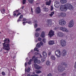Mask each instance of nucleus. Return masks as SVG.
<instances>
[{
    "mask_svg": "<svg viewBox=\"0 0 76 76\" xmlns=\"http://www.w3.org/2000/svg\"><path fill=\"white\" fill-rule=\"evenodd\" d=\"M4 43L2 44L3 47H2L3 49H4L5 50H6L7 51H9L10 50V46L9 45V42H10V40L9 39H5L4 40Z\"/></svg>",
    "mask_w": 76,
    "mask_h": 76,
    "instance_id": "1",
    "label": "nucleus"
},
{
    "mask_svg": "<svg viewBox=\"0 0 76 76\" xmlns=\"http://www.w3.org/2000/svg\"><path fill=\"white\" fill-rule=\"evenodd\" d=\"M69 4H66L64 6H61L60 7V10L61 11H64V12L66 11L67 10V8L69 6Z\"/></svg>",
    "mask_w": 76,
    "mask_h": 76,
    "instance_id": "2",
    "label": "nucleus"
},
{
    "mask_svg": "<svg viewBox=\"0 0 76 76\" xmlns=\"http://www.w3.org/2000/svg\"><path fill=\"white\" fill-rule=\"evenodd\" d=\"M55 55L57 57H60L61 56V52L59 50H57L56 51Z\"/></svg>",
    "mask_w": 76,
    "mask_h": 76,
    "instance_id": "3",
    "label": "nucleus"
},
{
    "mask_svg": "<svg viewBox=\"0 0 76 76\" xmlns=\"http://www.w3.org/2000/svg\"><path fill=\"white\" fill-rule=\"evenodd\" d=\"M58 70L59 72H63L65 70V69H64V67L62 66H59L58 67Z\"/></svg>",
    "mask_w": 76,
    "mask_h": 76,
    "instance_id": "4",
    "label": "nucleus"
},
{
    "mask_svg": "<svg viewBox=\"0 0 76 76\" xmlns=\"http://www.w3.org/2000/svg\"><path fill=\"white\" fill-rule=\"evenodd\" d=\"M48 35H49V37H50V38H51V37H53V36L54 35V31L52 30H51L49 32Z\"/></svg>",
    "mask_w": 76,
    "mask_h": 76,
    "instance_id": "5",
    "label": "nucleus"
},
{
    "mask_svg": "<svg viewBox=\"0 0 76 76\" xmlns=\"http://www.w3.org/2000/svg\"><path fill=\"white\" fill-rule=\"evenodd\" d=\"M61 44L62 47H64L66 45V42L65 40L62 39L61 40Z\"/></svg>",
    "mask_w": 76,
    "mask_h": 76,
    "instance_id": "6",
    "label": "nucleus"
},
{
    "mask_svg": "<svg viewBox=\"0 0 76 76\" xmlns=\"http://www.w3.org/2000/svg\"><path fill=\"white\" fill-rule=\"evenodd\" d=\"M59 25H64L66 24V21L63 19H61L59 20Z\"/></svg>",
    "mask_w": 76,
    "mask_h": 76,
    "instance_id": "7",
    "label": "nucleus"
},
{
    "mask_svg": "<svg viewBox=\"0 0 76 76\" xmlns=\"http://www.w3.org/2000/svg\"><path fill=\"white\" fill-rule=\"evenodd\" d=\"M74 22H73V20H71L69 23V28H72L73 27L74 25Z\"/></svg>",
    "mask_w": 76,
    "mask_h": 76,
    "instance_id": "8",
    "label": "nucleus"
},
{
    "mask_svg": "<svg viewBox=\"0 0 76 76\" xmlns=\"http://www.w3.org/2000/svg\"><path fill=\"white\" fill-rule=\"evenodd\" d=\"M60 2L57 1H55V5L54 6L56 8H58V7H59V6H60Z\"/></svg>",
    "mask_w": 76,
    "mask_h": 76,
    "instance_id": "9",
    "label": "nucleus"
},
{
    "mask_svg": "<svg viewBox=\"0 0 76 76\" xmlns=\"http://www.w3.org/2000/svg\"><path fill=\"white\" fill-rule=\"evenodd\" d=\"M41 12V9L39 7H37L36 9L35 12L37 14H38Z\"/></svg>",
    "mask_w": 76,
    "mask_h": 76,
    "instance_id": "10",
    "label": "nucleus"
},
{
    "mask_svg": "<svg viewBox=\"0 0 76 76\" xmlns=\"http://www.w3.org/2000/svg\"><path fill=\"white\" fill-rule=\"evenodd\" d=\"M60 29L62 31H65L66 32H69V31L66 28L63 27H61Z\"/></svg>",
    "mask_w": 76,
    "mask_h": 76,
    "instance_id": "11",
    "label": "nucleus"
},
{
    "mask_svg": "<svg viewBox=\"0 0 76 76\" xmlns=\"http://www.w3.org/2000/svg\"><path fill=\"white\" fill-rule=\"evenodd\" d=\"M34 67H35L36 69L38 70V69H41V66H38L36 64H34Z\"/></svg>",
    "mask_w": 76,
    "mask_h": 76,
    "instance_id": "12",
    "label": "nucleus"
},
{
    "mask_svg": "<svg viewBox=\"0 0 76 76\" xmlns=\"http://www.w3.org/2000/svg\"><path fill=\"white\" fill-rule=\"evenodd\" d=\"M42 54L43 56V57H44L45 58H46V57H47V53H46L45 51H44L43 52Z\"/></svg>",
    "mask_w": 76,
    "mask_h": 76,
    "instance_id": "13",
    "label": "nucleus"
},
{
    "mask_svg": "<svg viewBox=\"0 0 76 76\" xmlns=\"http://www.w3.org/2000/svg\"><path fill=\"white\" fill-rule=\"evenodd\" d=\"M57 36H58V37H61L63 36V33L60 32L57 33Z\"/></svg>",
    "mask_w": 76,
    "mask_h": 76,
    "instance_id": "14",
    "label": "nucleus"
},
{
    "mask_svg": "<svg viewBox=\"0 0 76 76\" xmlns=\"http://www.w3.org/2000/svg\"><path fill=\"white\" fill-rule=\"evenodd\" d=\"M47 22L48 23V25L49 26L50 25H51L52 23V20H47Z\"/></svg>",
    "mask_w": 76,
    "mask_h": 76,
    "instance_id": "15",
    "label": "nucleus"
},
{
    "mask_svg": "<svg viewBox=\"0 0 76 76\" xmlns=\"http://www.w3.org/2000/svg\"><path fill=\"white\" fill-rule=\"evenodd\" d=\"M48 44L49 45H53V44H54V42L53 40H50L49 42H48Z\"/></svg>",
    "mask_w": 76,
    "mask_h": 76,
    "instance_id": "16",
    "label": "nucleus"
},
{
    "mask_svg": "<svg viewBox=\"0 0 76 76\" xmlns=\"http://www.w3.org/2000/svg\"><path fill=\"white\" fill-rule=\"evenodd\" d=\"M61 15L63 18L66 16V14L64 12H62L61 13Z\"/></svg>",
    "mask_w": 76,
    "mask_h": 76,
    "instance_id": "17",
    "label": "nucleus"
},
{
    "mask_svg": "<svg viewBox=\"0 0 76 76\" xmlns=\"http://www.w3.org/2000/svg\"><path fill=\"white\" fill-rule=\"evenodd\" d=\"M60 1L62 4H64L67 3V1L66 0H60Z\"/></svg>",
    "mask_w": 76,
    "mask_h": 76,
    "instance_id": "18",
    "label": "nucleus"
},
{
    "mask_svg": "<svg viewBox=\"0 0 76 76\" xmlns=\"http://www.w3.org/2000/svg\"><path fill=\"white\" fill-rule=\"evenodd\" d=\"M73 9V6H72V5L69 4V7H68L67 9L71 10V9Z\"/></svg>",
    "mask_w": 76,
    "mask_h": 76,
    "instance_id": "19",
    "label": "nucleus"
},
{
    "mask_svg": "<svg viewBox=\"0 0 76 76\" xmlns=\"http://www.w3.org/2000/svg\"><path fill=\"white\" fill-rule=\"evenodd\" d=\"M51 0H49V1H47L46 2V4L48 6H50L51 4Z\"/></svg>",
    "mask_w": 76,
    "mask_h": 76,
    "instance_id": "20",
    "label": "nucleus"
},
{
    "mask_svg": "<svg viewBox=\"0 0 76 76\" xmlns=\"http://www.w3.org/2000/svg\"><path fill=\"white\" fill-rule=\"evenodd\" d=\"M41 37H42V38H45V32H44L42 31V32Z\"/></svg>",
    "mask_w": 76,
    "mask_h": 76,
    "instance_id": "21",
    "label": "nucleus"
},
{
    "mask_svg": "<svg viewBox=\"0 0 76 76\" xmlns=\"http://www.w3.org/2000/svg\"><path fill=\"white\" fill-rule=\"evenodd\" d=\"M38 58L35 57L34 59L33 60L34 61V63H37V61H38Z\"/></svg>",
    "mask_w": 76,
    "mask_h": 76,
    "instance_id": "22",
    "label": "nucleus"
},
{
    "mask_svg": "<svg viewBox=\"0 0 76 76\" xmlns=\"http://www.w3.org/2000/svg\"><path fill=\"white\" fill-rule=\"evenodd\" d=\"M50 58L52 60H56V57H55V56L53 55L51 56Z\"/></svg>",
    "mask_w": 76,
    "mask_h": 76,
    "instance_id": "23",
    "label": "nucleus"
},
{
    "mask_svg": "<svg viewBox=\"0 0 76 76\" xmlns=\"http://www.w3.org/2000/svg\"><path fill=\"white\" fill-rule=\"evenodd\" d=\"M43 10L45 12H48V9L46 7H45L43 8Z\"/></svg>",
    "mask_w": 76,
    "mask_h": 76,
    "instance_id": "24",
    "label": "nucleus"
},
{
    "mask_svg": "<svg viewBox=\"0 0 76 76\" xmlns=\"http://www.w3.org/2000/svg\"><path fill=\"white\" fill-rule=\"evenodd\" d=\"M1 12L2 13V14H4V12H5V9H3L2 10H1Z\"/></svg>",
    "mask_w": 76,
    "mask_h": 76,
    "instance_id": "25",
    "label": "nucleus"
},
{
    "mask_svg": "<svg viewBox=\"0 0 76 76\" xmlns=\"http://www.w3.org/2000/svg\"><path fill=\"white\" fill-rule=\"evenodd\" d=\"M35 35L36 37H39V34L37 32L35 33Z\"/></svg>",
    "mask_w": 76,
    "mask_h": 76,
    "instance_id": "26",
    "label": "nucleus"
},
{
    "mask_svg": "<svg viewBox=\"0 0 76 76\" xmlns=\"http://www.w3.org/2000/svg\"><path fill=\"white\" fill-rule=\"evenodd\" d=\"M50 62L48 61L46 62V64L47 65V66H50Z\"/></svg>",
    "mask_w": 76,
    "mask_h": 76,
    "instance_id": "27",
    "label": "nucleus"
},
{
    "mask_svg": "<svg viewBox=\"0 0 76 76\" xmlns=\"http://www.w3.org/2000/svg\"><path fill=\"white\" fill-rule=\"evenodd\" d=\"M28 1L31 4H32L34 2V0H28Z\"/></svg>",
    "mask_w": 76,
    "mask_h": 76,
    "instance_id": "28",
    "label": "nucleus"
},
{
    "mask_svg": "<svg viewBox=\"0 0 76 76\" xmlns=\"http://www.w3.org/2000/svg\"><path fill=\"white\" fill-rule=\"evenodd\" d=\"M62 53H67V51L65 49H64L63 50V51H62Z\"/></svg>",
    "mask_w": 76,
    "mask_h": 76,
    "instance_id": "29",
    "label": "nucleus"
},
{
    "mask_svg": "<svg viewBox=\"0 0 76 76\" xmlns=\"http://www.w3.org/2000/svg\"><path fill=\"white\" fill-rule=\"evenodd\" d=\"M54 12H51V13L49 15V16H51V17L52 16H53V15H54Z\"/></svg>",
    "mask_w": 76,
    "mask_h": 76,
    "instance_id": "30",
    "label": "nucleus"
},
{
    "mask_svg": "<svg viewBox=\"0 0 76 76\" xmlns=\"http://www.w3.org/2000/svg\"><path fill=\"white\" fill-rule=\"evenodd\" d=\"M41 72H42L40 70L37 71L36 72V73L37 74H39V73H41Z\"/></svg>",
    "mask_w": 76,
    "mask_h": 76,
    "instance_id": "31",
    "label": "nucleus"
},
{
    "mask_svg": "<svg viewBox=\"0 0 76 76\" xmlns=\"http://www.w3.org/2000/svg\"><path fill=\"white\" fill-rule=\"evenodd\" d=\"M31 62H32V59H30L29 61H28V64H29V65H30V64H31Z\"/></svg>",
    "mask_w": 76,
    "mask_h": 76,
    "instance_id": "32",
    "label": "nucleus"
},
{
    "mask_svg": "<svg viewBox=\"0 0 76 76\" xmlns=\"http://www.w3.org/2000/svg\"><path fill=\"white\" fill-rule=\"evenodd\" d=\"M41 30V28H37L35 30L36 32H37V31H39Z\"/></svg>",
    "mask_w": 76,
    "mask_h": 76,
    "instance_id": "33",
    "label": "nucleus"
},
{
    "mask_svg": "<svg viewBox=\"0 0 76 76\" xmlns=\"http://www.w3.org/2000/svg\"><path fill=\"white\" fill-rule=\"evenodd\" d=\"M67 55V53H62V56L63 57H65Z\"/></svg>",
    "mask_w": 76,
    "mask_h": 76,
    "instance_id": "34",
    "label": "nucleus"
},
{
    "mask_svg": "<svg viewBox=\"0 0 76 76\" xmlns=\"http://www.w3.org/2000/svg\"><path fill=\"white\" fill-rule=\"evenodd\" d=\"M37 47H38V48H40V45L39 43H38L37 45Z\"/></svg>",
    "mask_w": 76,
    "mask_h": 76,
    "instance_id": "35",
    "label": "nucleus"
},
{
    "mask_svg": "<svg viewBox=\"0 0 76 76\" xmlns=\"http://www.w3.org/2000/svg\"><path fill=\"white\" fill-rule=\"evenodd\" d=\"M41 60H42V62H44V61H45V58H42Z\"/></svg>",
    "mask_w": 76,
    "mask_h": 76,
    "instance_id": "36",
    "label": "nucleus"
},
{
    "mask_svg": "<svg viewBox=\"0 0 76 76\" xmlns=\"http://www.w3.org/2000/svg\"><path fill=\"white\" fill-rule=\"evenodd\" d=\"M46 41L45 39H42V41L43 42H44V43H45V42H46V41Z\"/></svg>",
    "mask_w": 76,
    "mask_h": 76,
    "instance_id": "37",
    "label": "nucleus"
},
{
    "mask_svg": "<svg viewBox=\"0 0 76 76\" xmlns=\"http://www.w3.org/2000/svg\"><path fill=\"white\" fill-rule=\"evenodd\" d=\"M34 28H37L38 26V25H37V24H35L34 25Z\"/></svg>",
    "mask_w": 76,
    "mask_h": 76,
    "instance_id": "38",
    "label": "nucleus"
},
{
    "mask_svg": "<svg viewBox=\"0 0 76 76\" xmlns=\"http://www.w3.org/2000/svg\"><path fill=\"white\" fill-rule=\"evenodd\" d=\"M29 71H30V68H28L27 70V73H29Z\"/></svg>",
    "mask_w": 76,
    "mask_h": 76,
    "instance_id": "39",
    "label": "nucleus"
},
{
    "mask_svg": "<svg viewBox=\"0 0 76 76\" xmlns=\"http://www.w3.org/2000/svg\"><path fill=\"white\" fill-rule=\"evenodd\" d=\"M23 18V15H21L19 18L20 19H21Z\"/></svg>",
    "mask_w": 76,
    "mask_h": 76,
    "instance_id": "40",
    "label": "nucleus"
},
{
    "mask_svg": "<svg viewBox=\"0 0 76 76\" xmlns=\"http://www.w3.org/2000/svg\"><path fill=\"white\" fill-rule=\"evenodd\" d=\"M26 3V0H23V4Z\"/></svg>",
    "mask_w": 76,
    "mask_h": 76,
    "instance_id": "41",
    "label": "nucleus"
},
{
    "mask_svg": "<svg viewBox=\"0 0 76 76\" xmlns=\"http://www.w3.org/2000/svg\"><path fill=\"white\" fill-rule=\"evenodd\" d=\"M1 73L3 76H4L6 75L5 72H2Z\"/></svg>",
    "mask_w": 76,
    "mask_h": 76,
    "instance_id": "42",
    "label": "nucleus"
},
{
    "mask_svg": "<svg viewBox=\"0 0 76 76\" xmlns=\"http://www.w3.org/2000/svg\"><path fill=\"white\" fill-rule=\"evenodd\" d=\"M41 63V61L40 60H39L37 61V64H39Z\"/></svg>",
    "mask_w": 76,
    "mask_h": 76,
    "instance_id": "43",
    "label": "nucleus"
},
{
    "mask_svg": "<svg viewBox=\"0 0 76 76\" xmlns=\"http://www.w3.org/2000/svg\"><path fill=\"white\" fill-rule=\"evenodd\" d=\"M21 15V13H18V14L17 15L16 17H18L19 15Z\"/></svg>",
    "mask_w": 76,
    "mask_h": 76,
    "instance_id": "44",
    "label": "nucleus"
},
{
    "mask_svg": "<svg viewBox=\"0 0 76 76\" xmlns=\"http://www.w3.org/2000/svg\"><path fill=\"white\" fill-rule=\"evenodd\" d=\"M53 6H51V8H50V10L52 11L53 10Z\"/></svg>",
    "mask_w": 76,
    "mask_h": 76,
    "instance_id": "45",
    "label": "nucleus"
},
{
    "mask_svg": "<svg viewBox=\"0 0 76 76\" xmlns=\"http://www.w3.org/2000/svg\"><path fill=\"white\" fill-rule=\"evenodd\" d=\"M15 11H14L13 12L14 14H13V15L14 16H16V14L15 13Z\"/></svg>",
    "mask_w": 76,
    "mask_h": 76,
    "instance_id": "46",
    "label": "nucleus"
},
{
    "mask_svg": "<svg viewBox=\"0 0 76 76\" xmlns=\"http://www.w3.org/2000/svg\"><path fill=\"white\" fill-rule=\"evenodd\" d=\"M40 44L41 45H43V43H42V42H40Z\"/></svg>",
    "mask_w": 76,
    "mask_h": 76,
    "instance_id": "47",
    "label": "nucleus"
},
{
    "mask_svg": "<svg viewBox=\"0 0 76 76\" xmlns=\"http://www.w3.org/2000/svg\"><path fill=\"white\" fill-rule=\"evenodd\" d=\"M26 20V19L25 18H23V21H24V22H25Z\"/></svg>",
    "mask_w": 76,
    "mask_h": 76,
    "instance_id": "48",
    "label": "nucleus"
},
{
    "mask_svg": "<svg viewBox=\"0 0 76 76\" xmlns=\"http://www.w3.org/2000/svg\"><path fill=\"white\" fill-rule=\"evenodd\" d=\"M35 58V56H34L32 58V60H33Z\"/></svg>",
    "mask_w": 76,
    "mask_h": 76,
    "instance_id": "49",
    "label": "nucleus"
},
{
    "mask_svg": "<svg viewBox=\"0 0 76 76\" xmlns=\"http://www.w3.org/2000/svg\"><path fill=\"white\" fill-rule=\"evenodd\" d=\"M48 76H52V75H51V74L49 73V75H48Z\"/></svg>",
    "mask_w": 76,
    "mask_h": 76,
    "instance_id": "50",
    "label": "nucleus"
},
{
    "mask_svg": "<svg viewBox=\"0 0 76 76\" xmlns=\"http://www.w3.org/2000/svg\"><path fill=\"white\" fill-rule=\"evenodd\" d=\"M38 50V48L37 47L35 48L34 49V51H37V50Z\"/></svg>",
    "mask_w": 76,
    "mask_h": 76,
    "instance_id": "51",
    "label": "nucleus"
},
{
    "mask_svg": "<svg viewBox=\"0 0 76 76\" xmlns=\"http://www.w3.org/2000/svg\"><path fill=\"white\" fill-rule=\"evenodd\" d=\"M28 23V22L26 21V22H23V25H25V24H24V23Z\"/></svg>",
    "mask_w": 76,
    "mask_h": 76,
    "instance_id": "52",
    "label": "nucleus"
},
{
    "mask_svg": "<svg viewBox=\"0 0 76 76\" xmlns=\"http://www.w3.org/2000/svg\"><path fill=\"white\" fill-rule=\"evenodd\" d=\"M38 41H41V38H39L38 39Z\"/></svg>",
    "mask_w": 76,
    "mask_h": 76,
    "instance_id": "53",
    "label": "nucleus"
},
{
    "mask_svg": "<svg viewBox=\"0 0 76 76\" xmlns=\"http://www.w3.org/2000/svg\"><path fill=\"white\" fill-rule=\"evenodd\" d=\"M51 52H49L48 54V55H49V56H50V55H51Z\"/></svg>",
    "mask_w": 76,
    "mask_h": 76,
    "instance_id": "54",
    "label": "nucleus"
},
{
    "mask_svg": "<svg viewBox=\"0 0 76 76\" xmlns=\"http://www.w3.org/2000/svg\"><path fill=\"white\" fill-rule=\"evenodd\" d=\"M35 55H38V54H39V53H37V52H36L35 53Z\"/></svg>",
    "mask_w": 76,
    "mask_h": 76,
    "instance_id": "55",
    "label": "nucleus"
},
{
    "mask_svg": "<svg viewBox=\"0 0 76 76\" xmlns=\"http://www.w3.org/2000/svg\"><path fill=\"white\" fill-rule=\"evenodd\" d=\"M66 75V74L65 73H63L62 74V76H65V75Z\"/></svg>",
    "mask_w": 76,
    "mask_h": 76,
    "instance_id": "56",
    "label": "nucleus"
},
{
    "mask_svg": "<svg viewBox=\"0 0 76 76\" xmlns=\"http://www.w3.org/2000/svg\"><path fill=\"white\" fill-rule=\"evenodd\" d=\"M28 23L29 24H32V23L31 22H30V21H29V22H28Z\"/></svg>",
    "mask_w": 76,
    "mask_h": 76,
    "instance_id": "57",
    "label": "nucleus"
},
{
    "mask_svg": "<svg viewBox=\"0 0 76 76\" xmlns=\"http://www.w3.org/2000/svg\"><path fill=\"white\" fill-rule=\"evenodd\" d=\"M65 62H62V65H64V64H65Z\"/></svg>",
    "mask_w": 76,
    "mask_h": 76,
    "instance_id": "58",
    "label": "nucleus"
},
{
    "mask_svg": "<svg viewBox=\"0 0 76 76\" xmlns=\"http://www.w3.org/2000/svg\"><path fill=\"white\" fill-rule=\"evenodd\" d=\"M58 29V27H56L55 28V30H56V29Z\"/></svg>",
    "mask_w": 76,
    "mask_h": 76,
    "instance_id": "59",
    "label": "nucleus"
},
{
    "mask_svg": "<svg viewBox=\"0 0 76 76\" xmlns=\"http://www.w3.org/2000/svg\"><path fill=\"white\" fill-rule=\"evenodd\" d=\"M25 67H26V66H27V64L26 63H25Z\"/></svg>",
    "mask_w": 76,
    "mask_h": 76,
    "instance_id": "60",
    "label": "nucleus"
},
{
    "mask_svg": "<svg viewBox=\"0 0 76 76\" xmlns=\"http://www.w3.org/2000/svg\"><path fill=\"white\" fill-rule=\"evenodd\" d=\"M20 19H18L17 20V22H20Z\"/></svg>",
    "mask_w": 76,
    "mask_h": 76,
    "instance_id": "61",
    "label": "nucleus"
},
{
    "mask_svg": "<svg viewBox=\"0 0 76 76\" xmlns=\"http://www.w3.org/2000/svg\"><path fill=\"white\" fill-rule=\"evenodd\" d=\"M34 76H38V75L37 74H35L34 75Z\"/></svg>",
    "mask_w": 76,
    "mask_h": 76,
    "instance_id": "62",
    "label": "nucleus"
},
{
    "mask_svg": "<svg viewBox=\"0 0 76 76\" xmlns=\"http://www.w3.org/2000/svg\"><path fill=\"white\" fill-rule=\"evenodd\" d=\"M35 23H37V20H35Z\"/></svg>",
    "mask_w": 76,
    "mask_h": 76,
    "instance_id": "63",
    "label": "nucleus"
},
{
    "mask_svg": "<svg viewBox=\"0 0 76 76\" xmlns=\"http://www.w3.org/2000/svg\"><path fill=\"white\" fill-rule=\"evenodd\" d=\"M27 76H31V75H30V74H28L27 75Z\"/></svg>",
    "mask_w": 76,
    "mask_h": 76,
    "instance_id": "64",
    "label": "nucleus"
}]
</instances>
